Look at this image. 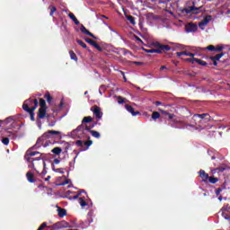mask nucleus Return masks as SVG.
Here are the masks:
<instances>
[{"label": "nucleus", "instance_id": "obj_11", "mask_svg": "<svg viewBox=\"0 0 230 230\" xmlns=\"http://www.w3.org/2000/svg\"><path fill=\"white\" fill-rule=\"evenodd\" d=\"M173 122L174 123H178V125H180V128H188V127H190L191 128H195V125L194 124L187 123L184 120L177 121V120L173 119Z\"/></svg>", "mask_w": 230, "mask_h": 230}, {"label": "nucleus", "instance_id": "obj_47", "mask_svg": "<svg viewBox=\"0 0 230 230\" xmlns=\"http://www.w3.org/2000/svg\"><path fill=\"white\" fill-rule=\"evenodd\" d=\"M221 211H230V206L229 204H227L226 206H224L222 208H221Z\"/></svg>", "mask_w": 230, "mask_h": 230}, {"label": "nucleus", "instance_id": "obj_63", "mask_svg": "<svg viewBox=\"0 0 230 230\" xmlns=\"http://www.w3.org/2000/svg\"><path fill=\"white\" fill-rule=\"evenodd\" d=\"M66 184H69V181H65L61 183V186H66Z\"/></svg>", "mask_w": 230, "mask_h": 230}, {"label": "nucleus", "instance_id": "obj_2", "mask_svg": "<svg viewBox=\"0 0 230 230\" xmlns=\"http://www.w3.org/2000/svg\"><path fill=\"white\" fill-rule=\"evenodd\" d=\"M28 163V167L32 168L35 172L40 173V175H46L48 173V171H46V161L43 159L42 155Z\"/></svg>", "mask_w": 230, "mask_h": 230}, {"label": "nucleus", "instance_id": "obj_58", "mask_svg": "<svg viewBox=\"0 0 230 230\" xmlns=\"http://www.w3.org/2000/svg\"><path fill=\"white\" fill-rule=\"evenodd\" d=\"M74 152H75V158H74V161H76V157H78V155H79L80 153H78V151H76V150H74Z\"/></svg>", "mask_w": 230, "mask_h": 230}, {"label": "nucleus", "instance_id": "obj_36", "mask_svg": "<svg viewBox=\"0 0 230 230\" xmlns=\"http://www.w3.org/2000/svg\"><path fill=\"white\" fill-rule=\"evenodd\" d=\"M77 132H83L84 130H85V124L84 125V123H82L81 125H79L76 129Z\"/></svg>", "mask_w": 230, "mask_h": 230}, {"label": "nucleus", "instance_id": "obj_26", "mask_svg": "<svg viewBox=\"0 0 230 230\" xmlns=\"http://www.w3.org/2000/svg\"><path fill=\"white\" fill-rule=\"evenodd\" d=\"M40 109H48V105L46 104V101L42 98L40 99Z\"/></svg>", "mask_w": 230, "mask_h": 230}, {"label": "nucleus", "instance_id": "obj_44", "mask_svg": "<svg viewBox=\"0 0 230 230\" xmlns=\"http://www.w3.org/2000/svg\"><path fill=\"white\" fill-rule=\"evenodd\" d=\"M61 227H72V226L69 225V223H67L66 221H62Z\"/></svg>", "mask_w": 230, "mask_h": 230}, {"label": "nucleus", "instance_id": "obj_4", "mask_svg": "<svg viewBox=\"0 0 230 230\" xmlns=\"http://www.w3.org/2000/svg\"><path fill=\"white\" fill-rule=\"evenodd\" d=\"M76 146H79L81 149V152H84L85 150H89V146L93 145V140H88L84 143L82 140H76L75 141Z\"/></svg>", "mask_w": 230, "mask_h": 230}, {"label": "nucleus", "instance_id": "obj_43", "mask_svg": "<svg viewBox=\"0 0 230 230\" xmlns=\"http://www.w3.org/2000/svg\"><path fill=\"white\" fill-rule=\"evenodd\" d=\"M85 42H87V43L90 44L91 46H93L96 41H95V40H91V39H89V38H86V39H85Z\"/></svg>", "mask_w": 230, "mask_h": 230}, {"label": "nucleus", "instance_id": "obj_9", "mask_svg": "<svg viewBox=\"0 0 230 230\" xmlns=\"http://www.w3.org/2000/svg\"><path fill=\"white\" fill-rule=\"evenodd\" d=\"M185 30L187 33H195V31L199 30V27L197 26V24L190 22L185 26Z\"/></svg>", "mask_w": 230, "mask_h": 230}, {"label": "nucleus", "instance_id": "obj_51", "mask_svg": "<svg viewBox=\"0 0 230 230\" xmlns=\"http://www.w3.org/2000/svg\"><path fill=\"white\" fill-rule=\"evenodd\" d=\"M224 190V188H218L216 190V195L218 196L220 195V193H222V191Z\"/></svg>", "mask_w": 230, "mask_h": 230}, {"label": "nucleus", "instance_id": "obj_8", "mask_svg": "<svg viewBox=\"0 0 230 230\" xmlns=\"http://www.w3.org/2000/svg\"><path fill=\"white\" fill-rule=\"evenodd\" d=\"M155 48H158L162 53H166V51H170L172 49V47L169 45H163L159 43L158 41L154 43Z\"/></svg>", "mask_w": 230, "mask_h": 230}, {"label": "nucleus", "instance_id": "obj_31", "mask_svg": "<svg viewBox=\"0 0 230 230\" xmlns=\"http://www.w3.org/2000/svg\"><path fill=\"white\" fill-rule=\"evenodd\" d=\"M151 118L152 119H159L161 118V113L158 111H154Z\"/></svg>", "mask_w": 230, "mask_h": 230}, {"label": "nucleus", "instance_id": "obj_54", "mask_svg": "<svg viewBox=\"0 0 230 230\" xmlns=\"http://www.w3.org/2000/svg\"><path fill=\"white\" fill-rule=\"evenodd\" d=\"M165 114L168 116L169 119H173V118H175L174 114H171L169 112H165Z\"/></svg>", "mask_w": 230, "mask_h": 230}, {"label": "nucleus", "instance_id": "obj_42", "mask_svg": "<svg viewBox=\"0 0 230 230\" xmlns=\"http://www.w3.org/2000/svg\"><path fill=\"white\" fill-rule=\"evenodd\" d=\"M2 143L5 146L9 145L10 144V138H8V137L2 138Z\"/></svg>", "mask_w": 230, "mask_h": 230}, {"label": "nucleus", "instance_id": "obj_57", "mask_svg": "<svg viewBox=\"0 0 230 230\" xmlns=\"http://www.w3.org/2000/svg\"><path fill=\"white\" fill-rule=\"evenodd\" d=\"M133 64H135L136 66H143V63L139 61H134Z\"/></svg>", "mask_w": 230, "mask_h": 230}, {"label": "nucleus", "instance_id": "obj_60", "mask_svg": "<svg viewBox=\"0 0 230 230\" xmlns=\"http://www.w3.org/2000/svg\"><path fill=\"white\" fill-rule=\"evenodd\" d=\"M68 148H71V145H69V143L66 144L65 151L67 152Z\"/></svg>", "mask_w": 230, "mask_h": 230}, {"label": "nucleus", "instance_id": "obj_3", "mask_svg": "<svg viewBox=\"0 0 230 230\" xmlns=\"http://www.w3.org/2000/svg\"><path fill=\"white\" fill-rule=\"evenodd\" d=\"M31 107H35V110L39 107V101L37 99L30 98L24 101L22 104L23 111H31Z\"/></svg>", "mask_w": 230, "mask_h": 230}, {"label": "nucleus", "instance_id": "obj_52", "mask_svg": "<svg viewBox=\"0 0 230 230\" xmlns=\"http://www.w3.org/2000/svg\"><path fill=\"white\" fill-rule=\"evenodd\" d=\"M207 49H208V51H215V46L209 45V46L207 47Z\"/></svg>", "mask_w": 230, "mask_h": 230}, {"label": "nucleus", "instance_id": "obj_23", "mask_svg": "<svg viewBox=\"0 0 230 230\" xmlns=\"http://www.w3.org/2000/svg\"><path fill=\"white\" fill-rule=\"evenodd\" d=\"M45 100H47L48 103H51L53 97L51 96V93L49 92H47L44 95Z\"/></svg>", "mask_w": 230, "mask_h": 230}, {"label": "nucleus", "instance_id": "obj_37", "mask_svg": "<svg viewBox=\"0 0 230 230\" xmlns=\"http://www.w3.org/2000/svg\"><path fill=\"white\" fill-rule=\"evenodd\" d=\"M96 125H97V122H94L91 126H88V125L85 124V130L86 131H91V130H93L92 128H94V127H96Z\"/></svg>", "mask_w": 230, "mask_h": 230}, {"label": "nucleus", "instance_id": "obj_45", "mask_svg": "<svg viewBox=\"0 0 230 230\" xmlns=\"http://www.w3.org/2000/svg\"><path fill=\"white\" fill-rule=\"evenodd\" d=\"M48 226V223H42L37 230H44Z\"/></svg>", "mask_w": 230, "mask_h": 230}, {"label": "nucleus", "instance_id": "obj_59", "mask_svg": "<svg viewBox=\"0 0 230 230\" xmlns=\"http://www.w3.org/2000/svg\"><path fill=\"white\" fill-rule=\"evenodd\" d=\"M57 121H52L50 123H49V127H55Z\"/></svg>", "mask_w": 230, "mask_h": 230}, {"label": "nucleus", "instance_id": "obj_35", "mask_svg": "<svg viewBox=\"0 0 230 230\" xmlns=\"http://www.w3.org/2000/svg\"><path fill=\"white\" fill-rule=\"evenodd\" d=\"M194 60H195L196 64H199V66H208V63L202 59L197 58Z\"/></svg>", "mask_w": 230, "mask_h": 230}, {"label": "nucleus", "instance_id": "obj_39", "mask_svg": "<svg viewBox=\"0 0 230 230\" xmlns=\"http://www.w3.org/2000/svg\"><path fill=\"white\" fill-rule=\"evenodd\" d=\"M92 46L93 48H95V49H97V51H100V52L103 51V48H101L100 45L96 41Z\"/></svg>", "mask_w": 230, "mask_h": 230}, {"label": "nucleus", "instance_id": "obj_56", "mask_svg": "<svg viewBox=\"0 0 230 230\" xmlns=\"http://www.w3.org/2000/svg\"><path fill=\"white\" fill-rule=\"evenodd\" d=\"M54 164H60V160L58 158H55Z\"/></svg>", "mask_w": 230, "mask_h": 230}, {"label": "nucleus", "instance_id": "obj_27", "mask_svg": "<svg viewBox=\"0 0 230 230\" xmlns=\"http://www.w3.org/2000/svg\"><path fill=\"white\" fill-rule=\"evenodd\" d=\"M52 154H55L56 155H60V154H62V148L60 147H54L51 150Z\"/></svg>", "mask_w": 230, "mask_h": 230}, {"label": "nucleus", "instance_id": "obj_16", "mask_svg": "<svg viewBox=\"0 0 230 230\" xmlns=\"http://www.w3.org/2000/svg\"><path fill=\"white\" fill-rule=\"evenodd\" d=\"M125 109L126 111H128V112H130L132 116H137V114H139V111H135L134 107H132L131 105L126 104Z\"/></svg>", "mask_w": 230, "mask_h": 230}, {"label": "nucleus", "instance_id": "obj_46", "mask_svg": "<svg viewBox=\"0 0 230 230\" xmlns=\"http://www.w3.org/2000/svg\"><path fill=\"white\" fill-rule=\"evenodd\" d=\"M117 99L119 100L118 103H119V104L125 103V99L123 97L118 96Z\"/></svg>", "mask_w": 230, "mask_h": 230}, {"label": "nucleus", "instance_id": "obj_6", "mask_svg": "<svg viewBox=\"0 0 230 230\" xmlns=\"http://www.w3.org/2000/svg\"><path fill=\"white\" fill-rule=\"evenodd\" d=\"M202 7H196L195 5L189 6L181 10L182 13H199Z\"/></svg>", "mask_w": 230, "mask_h": 230}, {"label": "nucleus", "instance_id": "obj_12", "mask_svg": "<svg viewBox=\"0 0 230 230\" xmlns=\"http://www.w3.org/2000/svg\"><path fill=\"white\" fill-rule=\"evenodd\" d=\"M213 19L211 15H207L201 22H199V26L201 30H204V26H208L209 22Z\"/></svg>", "mask_w": 230, "mask_h": 230}, {"label": "nucleus", "instance_id": "obj_1", "mask_svg": "<svg viewBox=\"0 0 230 230\" xmlns=\"http://www.w3.org/2000/svg\"><path fill=\"white\" fill-rule=\"evenodd\" d=\"M60 134V131L48 130L47 132L43 133V135L37 139L34 148H40L41 145L43 146H49V145H55V139H62Z\"/></svg>", "mask_w": 230, "mask_h": 230}, {"label": "nucleus", "instance_id": "obj_48", "mask_svg": "<svg viewBox=\"0 0 230 230\" xmlns=\"http://www.w3.org/2000/svg\"><path fill=\"white\" fill-rule=\"evenodd\" d=\"M195 60H197V58H193L191 57V58H187L186 61L187 62H190L191 64H195Z\"/></svg>", "mask_w": 230, "mask_h": 230}, {"label": "nucleus", "instance_id": "obj_18", "mask_svg": "<svg viewBox=\"0 0 230 230\" xmlns=\"http://www.w3.org/2000/svg\"><path fill=\"white\" fill-rule=\"evenodd\" d=\"M25 112L30 114L31 121H35V107H31V110H26Z\"/></svg>", "mask_w": 230, "mask_h": 230}, {"label": "nucleus", "instance_id": "obj_7", "mask_svg": "<svg viewBox=\"0 0 230 230\" xmlns=\"http://www.w3.org/2000/svg\"><path fill=\"white\" fill-rule=\"evenodd\" d=\"M40 154V152L37 151H31V150H27L25 155H24V159L25 161H27V163H30L31 161L35 160L36 158H34V155H37Z\"/></svg>", "mask_w": 230, "mask_h": 230}, {"label": "nucleus", "instance_id": "obj_33", "mask_svg": "<svg viewBox=\"0 0 230 230\" xmlns=\"http://www.w3.org/2000/svg\"><path fill=\"white\" fill-rule=\"evenodd\" d=\"M208 181H209L210 184H217V182H218V178L210 176V177H208Z\"/></svg>", "mask_w": 230, "mask_h": 230}, {"label": "nucleus", "instance_id": "obj_29", "mask_svg": "<svg viewBox=\"0 0 230 230\" xmlns=\"http://www.w3.org/2000/svg\"><path fill=\"white\" fill-rule=\"evenodd\" d=\"M93 121V117L88 116V117H84L82 120L83 125H84V123H91Z\"/></svg>", "mask_w": 230, "mask_h": 230}, {"label": "nucleus", "instance_id": "obj_25", "mask_svg": "<svg viewBox=\"0 0 230 230\" xmlns=\"http://www.w3.org/2000/svg\"><path fill=\"white\" fill-rule=\"evenodd\" d=\"M78 200L81 208H85V206H87V202L85 201V197H81L79 198Z\"/></svg>", "mask_w": 230, "mask_h": 230}, {"label": "nucleus", "instance_id": "obj_53", "mask_svg": "<svg viewBox=\"0 0 230 230\" xmlns=\"http://www.w3.org/2000/svg\"><path fill=\"white\" fill-rule=\"evenodd\" d=\"M143 50H144L146 53H155V49H143Z\"/></svg>", "mask_w": 230, "mask_h": 230}, {"label": "nucleus", "instance_id": "obj_61", "mask_svg": "<svg viewBox=\"0 0 230 230\" xmlns=\"http://www.w3.org/2000/svg\"><path fill=\"white\" fill-rule=\"evenodd\" d=\"M155 105H156V107H159V105H163V102H159V101H156L155 102Z\"/></svg>", "mask_w": 230, "mask_h": 230}, {"label": "nucleus", "instance_id": "obj_49", "mask_svg": "<svg viewBox=\"0 0 230 230\" xmlns=\"http://www.w3.org/2000/svg\"><path fill=\"white\" fill-rule=\"evenodd\" d=\"M226 171V167L221 166V167H217L215 169V172H225Z\"/></svg>", "mask_w": 230, "mask_h": 230}, {"label": "nucleus", "instance_id": "obj_15", "mask_svg": "<svg viewBox=\"0 0 230 230\" xmlns=\"http://www.w3.org/2000/svg\"><path fill=\"white\" fill-rule=\"evenodd\" d=\"M26 179L28 182H31V183L37 182V180L35 179V174H33V172L30 171L27 172L26 173Z\"/></svg>", "mask_w": 230, "mask_h": 230}, {"label": "nucleus", "instance_id": "obj_50", "mask_svg": "<svg viewBox=\"0 0 230 230\" xmlns=\"http://www.w3.org/2000/svg\"><path fill=\"white\" fill-rule=\"evenodd\" d=\"M222 49H224V47L222 46L215 47V51H217V53H219V51H222Z\"/></svg>", "mask_w": 230, "mask_h": 230}, {"label": "nucleus", "instance_id": "obj_38", "mask_svg": "<svg viewBox=\"0 0 230 230\" xmlns=\"http://www.w3.org/2000/svg\"><path fill=\"white\" fill-rule=\"evenodd\" d=\"M92 46L93 48H95V49H97V51H100V52L103 51V48H101L100 45L96 41Z\"/></svg>", "mask_w": 230, "mask_h": 230}, {"label": "nucleus", "instance_id": "obj_14", "mask_svg": "<svg viewBox=\"0 0 230 230\" xmlns=\"http://www.w3.org/2000/svg\"><path fill=\"white\" fill-rule=\"evenodd\" d=\"M197 118H199L200 119H207V121H209V118H211V116H209V114L208 113H202V114H195L192 117V119H197Z\"/></svg>", "mask_w": 230, "mask_h": 230}, {"label": "nucleus", "instance_id": "obj_55", "mask_svg": "<svg viewBox=\"0 0 230 230\" xmlns=\"http://www.w3.org/2000/svg\"><path fill=\"white\" fill-rule=\"evenodd\" d=\"M80 195H81V192H78L75 196L73 197V199L74 200H76V199H79Z\"/></svg>", "mask_w": 230, "mask_h": 230}, {"label": "nucleus", "instance_id": "obj_17", "mask_svg": "<svg viewBox=\"0 0 230 230\" xmlns=\"http://www.w3.org/2000/svg\"><path fill=\"white\" fill-rule=\"evenodd\" d=\"M58 215L59 218H64V217H66V215H67V211L65 208L58 207Z\"/></svg>", "mask_w": 230, "mask_h": 230}, {"label": "nucleus", "instance_id": "obj_40", "mask_svg": "<svg viewBox=\"0 0 230 230\" xmlns=\"http://www.w3.org/2000/svg\"><path fill=\"white\" fill-rule=\"evenodd\" d=\"M128 21L131 23V24H136V18H134V16L129 15L127 16Z\"/></svg>", "mask_w": 230, "mask_h": 230}, {"label": "nucleus", "instance_id": "obj_64", "mask_svg": "<svg viewBox=\"0 0 230 230\" xmlns=\"http://www.w3.org/2000/svg\"><path fill=\"white\" fill-rule=\"evenodd\" d=\"M164 69H168V68L166 67V66H162L160 67V70H161V71H163V70H164Z\"/></svg>", "mask_w": 230, "mask_h": 230}, {"label": "nucleus", "instance_id": "obj_62", "mask_svg": "<svg viewBox=\"0 0 230 230\" xmlns=\"http://www.w3.org/2000/svg\"><path fill=\"white\" fill-rule=\"evenodd\" d=\"M155 53H158V54H161V53H163L162 51H161V49H155Z\"/></svg>", "mask_w": 230, "mask_h": 230}, {"label": "nucleus", "instance_id": "obj_19", "mask_svg": "<svg viewBox=\"0 0 230 230\" xmlns=\"http://www.w3.org/2000/svg\"><path fill=\"white\" fill-rule=\"evenodd\" d=\"M199 177L202 179V181H206L209 179V174L206 173V171L200 170L199 172Z\"/></svg>", "mask_w": 230, "mask_h": 230}, {"label": "nucleus", "instance_id": "obj_24", "mask_svg": "<svg viewBox=\"0 0 230 230\" xmlns=\"http://www.w3.org/2000/svg\"><path fill=\"white\" fill-rule=\"evenodd\" d=\"M69 55H70L71 60H75V62H78V57L76 56V54L75 53V51L70 50V51H69Z\"/></svg>", "mask_w": 230, "mask_h": 230}, {"label": "nucleus", "instance_id": "obj_5", "mask_svg": "<svg viewBox=\"0 0 230 230\" xmlns=\"http://www.w3.org/2000/svg\"><path fill=\"white\" fill-rule=\"evenodd\" d=\"M90 111L93 113L96 119H102L103 118V112H102V108L98 105H93L91 107Z\"/></svg>", "mask_w": 230, "mask_h": 230}, {"label": "nucleus", "instance_id": "obj_13", "mask_svg": "<svg viewBox=\"0 0 230 230\" xmlns=\"http://www.w3.org/2000/svg\"><path fill=\"white\" fill-rule=\"evenodd\" d=\"M80 30H81L82 33H84V35H88L89 37H92L93 39H95V40L97 39L95 37V35L93 34V32L89 31L87 30V28H85V26H84V24H81Z\"/></svg>", "mask_w": 230, "mask_h": 230}, {"label": "nucleus", "instance_id": "obj_20", "mask_svg": "<svg viewBox=\"0 0 230 230\" xmlns=\"http://www.w3.org/2000/svg\"><path fill=\"white\" fill-rule=\"evenodd\" d=\"M182 55H185V57H195V54L188 51H182V52H177L176 56L177 57H182Z\"/></svg>", "mask_w": 230, "mask_h": 230}, {"label": "nucleus", "instance_id": "obj_30", "mask_svg": "<svg viewBox=\"0 0 230 230\" xmlns=\"http://www.w3.org/2000/svg\"><path fill=\"white\" fill-rule=\"evenodd\" d=\"M49 10H50V17H53V14L55 13V12H57V7L55 5H49Z\"/></svg>", "mask_w": 230, "mask_h": 230}, {"label": "nucleus", "instance_id": "obj_22", "mask_svg": "<svg viewBox=\"0 0 230 230\" xmlns=\"http://www.w3.org/2000/svg\"><path fill=\"white\" fill-rule=\"evenodd\" d=\"M88 132H90V134L93 136V137H95L96 139H100V137H102V136L100 135V132H98L96 130H90Z\"/></svg>", "mask_w": 230, "mask_h": 230}, {"label": "nucleus", "instance_id": "obj_34", "mask_svg": "<svg viewBox=\"0 0 230 230\" xmlns=\"http://www.w3.org/2000/svg\"><path fill=\"white\" fill-rule=\"evenodd\" d=\"M52 170L53 172H56L57 173H64V169L62 168H58V169H56L55 168V164H52Z\"/></svg>", "mask_w": 230, "mask_h": 230}, {"label": "nucleus", "instance_id": "obj_32", "mask_svg": "<svg viewBox=\"0 0 230 230\" xmlns=\"http://www.w3.org/2000/svg\"><path fill=\"white\" fill-rule=\"evenodd\" d=\"M77 44L81 46V48H84V49H87V44L84 42L82 40H76Z\"/></svg>", "mask_w": 230, "mask_h": 230}, {"label": "nucleus", "instance_id": "obj_21", "mask_svg": "<svg viewBox=\"0 0 230 230\" xmlns=\"http://www.w3.org/2000/svg\"><path fill=\"white\" fill-rule=\"evenodd\" d=\"M68 17H70V19L75 22V24L76 26H78V24H80V21H78V19H76V16H75V14L73 13H69Z\"/></svg>", "mask_w": 230, "mask_h": 230}, {"label": "nucleus", "instance_id": "obj_10", "mask_svg": "<svg viewBox=\"0 0 230 230\" xmlns=\"http://www.w3.org/2000/svg\"><path fill=\"white\" fill-rule=\"evenodd\" d=\"M46 112H48V108H40L37 114L38 119H44V118H49V115H46Z\"/></svg>", "mask_w": 230, "mask_h": 230}, {"label": "nucleus", "instance_id": "obj_28", "mask_svg": "<svg viewBox=\"0 0 230 230\" xmlns=\"http://www.w3.org/2000/svg\"><path fill=\"white\" fill-rule=\"evenodd\" d=\"M222 57H224V52H221V53L216 55L215 57H210V60H217V61H218V60H220V58Z\"/></svg>", "mask_w": 230, "mask_h": 230}, {"label": "nucleus", "instance_id": "obj_41", "mask_svg": "<svg viewBox=\"0 0 230 230\" xmlns=\"http://www.w3.org/2000/svg\"><path fill=\"white\" fill-rule=\"evenodd\" d=\"M4 122L8 125V123H13V117H8L4 120Z\"/></svg>", "mask_w": 230, "mask_h": 230}]
</instances>
